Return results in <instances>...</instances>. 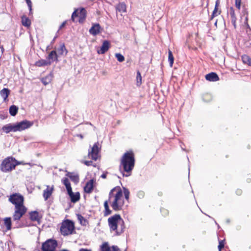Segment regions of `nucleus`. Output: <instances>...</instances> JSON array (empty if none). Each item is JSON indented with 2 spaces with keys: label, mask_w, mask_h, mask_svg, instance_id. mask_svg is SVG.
<instances>
[{
  "label": "nucleus",
  "mask_w": 251,
  "mask_h": 251,
  "mask_svg": "<svg viewBox=\"0 0 251 251\" xmlns=\"http://www.w3.org/2000/svg\"><path fill=\"white\" fill-rule=\"evenodd\" d=\"M135 163V156L132 151H127L123 154L119 166L120 171L123 177H128L131 175Z\"/></svg>",
  "instance_id": "1"
},
{
  "label": "nucleus",
  "mask_w": 251,
  "mask_h": 251,
  "mask_svg": "<svg viewBox=\"0 0 251 251\" xmlns=\"http://www.w3.org/2000/svg\"><path fill=\"white\" fill-rule=\"evenodd\" d=\"M108 223L110 231H115V235L117 236L123 233L126 228L124 221L119 214L109 217Z\"/></svg>",
  "instance_id": "2"
},
{
  "label": "nucleus",
  "mask_w": 251,
  "mask_h": 251,
  "mask_svg": "<svg viewBox=\"0 0 251 251\" xmlns=\"http://www.w3.org/2000/svg\"><path fill=\"white\" fill-rule=\"evenodd\" d=\"M27 208L24 205V197L17 193V225L18 221L26 213ZM18 227L17 225V228Z\"/></svg>",
  "instance_id": "3"
},
{
  "label": "nucleus",
  "mask_w": 251,
  "mask_h": 251,
  "mask_svg": "<svg viewBox=\"0 0 251 251\" xmlns=\"http://www.w3.org/2000/svg\"><path fill=\"white\" fill-rule=\"evenodd\" d=\"M75 230V224L71 220H66L60 227V232L63 236L72 234Z\"/></svg>",
  "instance_id": "4"
},
{
  "label": "nucleus",
  "mask_w": 251,
  "mask_h": 251,
  "mask_svg": "<svg viewBox=\"0 0 251 251\" xmlns=\"http://www.w3.org/2000/svg\"><path fill=\"white\" fill-rule=\"evenodd\" d=\"M16 167V159L13 157H7L3 160L0 165L1 170L7 172L15 169Z\"/></svg>",
  "instance_id": "5"
},
{
  "label": "nucleus",
  "mask_w": 251,
  "mask_h": 251,
  "mask_svg": "<svg viewBox=\"0 0 251 251\" xmlns=\"http://www.w3.org/2000/svg\"><path fill=\"white\" fill-rule=\"evenodd\" d=\"M58 246L57 241L54 239H48L42 244L39 251H55Z\"/></svg>",
  "instance_id": "6"
},
{
  "label": "nucleus",
  "mask_w": 251,
  "mask_h": 251,
  "mask_svg": "<svg viewBox=\"0 0 251 251\" xmlns=\"http://www.w3.org/2000/svg\"><path fill=\"white\" fill-rule=\"evenodd\" d=\"M99 143H95L91 148V150L88 151V156L92 159L96 161L98 158L100 148H99Z\"/></svg>",
  "instance_id": "7"
},
{
  "label": "nucleus",
  "mask_w": 251,
  "mask_h": 251,
  "mask_svg": "<svg viewBox=\"0 0 251 251\" xmlns=\"http://www.w3.org/2000/svg\"><path fill=\"white\" fill-rule=\"evenodd\" d=\"M33 125V123L27 120L17 122V131H22L30 127Z\"/></svg>",
  "instance_id": "8"
},
{
  "label": "nucleus",
  "mask_w": 251,
  "mask_h": 251,
  "mask_svg": "<svg viewBox=\"0 0 251 251\" xmlns=\"http://www.w3.org/2000/svg\"><path fill=\"white\" fill-rule=\"evenodd\" d=\"M95 182V180L94 178L88 181L83 188L84 192L87 194L91 193L94 189Z\"/></svg>",
  "instance_id": "9"
},
{
  "label": "nucleus",
  "mask_w": 251,
  "mask_h": 251,
  "mask_svg": "<svg viewBox=\"0 0 251 251\" xmlns=\"http://www.w3.org/2000/svg\"><path fill=\"white\" fill-rule=\"evenodd\" d=\"M110 44L109 41L104 40L100 50H98L97 52L99 54H104L110 48Z\"/></svg>",
  "instance_id": "10"
},
{
  "label": "nucleus",
  "mask_w": 251,
  "mask_h": 251,
  "mask_svg": "<svg viewBox=\"0 0 251 251\" xmlns=\"http://www.w3.org/2000/svg\"><path fill=\"white\" fill-rule=\"evenodd\" d=\"M101 27L99 23L93 24L92 27L90 28L89 33L93 35L96 36L100 32Z\"/></svg>",
  "instance_id": "11"
},
{
  "label": "nucleus",
  "mask_w": 251,
  "mask_h": 251,
  "mask_svg": "<svg viewBox=\"0 0 251 251\" xmlns=\"http://www.w3.org/2000/svg\"><path fill=\"white\" fill-rule=\"evenodd\" d=\"M53 77V73L51 71L48 75L41 78V82L44 85H47L51 82Z\"/></svg>",
  "instance_id": "12"
},
{
  "label": "nucleus",
  "mask_w": 251,
  "mask_h": 251,
  "mask_svg": "<svg viewBox=\"0 0 251 251\" xmlns=\"http://www.w3.org/2000/svg\"><path fill=\"white\" fill-rule=\"evenodd\" d=\"M66 176L69 177L71 181L74 182L75 184H77L79 181V175L77 174H75L74 172H67Z\"/></svg>",
  "instance_id": "13"
},
{
  "label": "nucleus",
  "mask_w": 251,
  "mask_h": 251,
  "mask_svg": "<svg viewBox=\"0 0 251 251\" xmlns=\"http://www.w3.org/2000/svg\"><path fill=\"white\" fill-rule=\"evenodd\" d=\"M206 80L209 81H217L219 80L218 75L215 72H211L206 74L205 76Z\"/></svg>",
  "instance_id": "14"
},
{
  "label": "nucleus",
  "mask_w": 251,
  "mask_h": 251,
  "mask_svg": "<svg viewBox=\"0 0 251 251\" xmlns=\"http://www.w3.org/2000/svg\"><path fill=\"white\" fill-rule=\"evenodd\" d=\"M2 130L6 133H8L11 131L16 132V123L7 124L2 127Z\"/></svg>",
  "instance_id": "15"
},
{
  "label": "nucleus",
  "mask_w": 251,
  "mask_h": 251,
  "mask_svg": "<svg viewBox=\"0 0 251 251\" xmlns=\"http://www.w3.org/2000/svg\"><path fill=\"white\" fill-rule=\"evenodd\" d=\"M69 196L71 202L73 203H75L77 201H79L80 199V193L78 192H77L74 193L73 191L72 193H69L68 194Z\"/></svg>",
  "instance_id": "16"
},
{
  "label": "nucleus",
  "mask_w": 251,
  "mask_h": 251,
  "mask_svg": "<svg viewBox=\"0 0 251 251\" xmlns=\"http://www.w3.org/2000/svg\"><path fill=\"white\" fill-rule=\"evenodd\" d=\"M29 218L31 221H37L39 223L41 217H39V212L37 211H32L29 213Z\"/></svg>",
  "instance_id": "17"
},
{
  "label": "nucleus",
  "mask_w": 251,
  "mask_h": 251,
  "mask_svg": "<svg viewBox=\"0 0 251 251\" xmlns=\"http://www.w3.org/2000/svg\"><path fill=\"white\" fill-rule=\"evenodd\" d=\"M115 9L117 12H126V5L124 2H120L115 6Z\"/></svg>",
  "instance_id": "18"
},
{
  "label": "nucleus",
  "mask_w": 251,
  "mask_h": 251,
  "mask_svg": "<svg viewBox=\"0 0 251 251\" xmlns=\"http://www.w3.org/2000/svg\"><path fill=\"white\" fill-rule=\"evenodd\" d=\"M79 14L78 22L79 23H83L86 18L87 12L86 9L83 7H80Z\"/></svg>",
  "instance_id": "19"
},
{
  "label": "nucleus",
  "mask_w": 251,
  "mask_h": 251,
  "mask_svg": "<svg viewBox=\"0 0 251 251\" xmlns=\"http://www.w3.org/2000/svg\"><path fill=\"white\" fill-rule=\"evenodd\" d=\"M10 90L7 88H4L0 91V95L3 98V101H8V97L10 94Z\"/></svg>",
  "instance_id": "20"
},
{
  "label": "nucleus",
  "mask_w": 251,
  "mask_h": 251,
  "mask_svg": "<svg viewBox=\"0 0 251 251\" xmlns=\"http://www.w3.org/2000/svg\"><path fill=\"white\" fill-rule=\"evenodd\" d=\"M47 58L49 60V61H51V63L53 61L57 62L58 60V55L57 54L56 51L55 50L51 51Z\"/></svg>",
  "instance_id": "21"
},
{
  "label": "nucleus",
  "mask_w": 251,
  "mask_h": 251,
  "mask_svg": "<svg viewBox=\"0 0 251 251\" xmlns=\"http://www.w3.org/2000/svg\"><path fill=\"white\" fill-rule=\"evenodd\" d=\"M51 64V61H50L45 59H40L35 62V65L40 67L42 66L50 65Z\"/></svg>",
  "instance_id": "22"
},
{
  "label": "nucleus",
  "mask_w": 251,
  "mask_h": 251,
  "mask_svg": "<svg viewBox=\"0 0 251 251\" xmlns=\"http://www.w3.org/2000/svg\"><path fill=\"white\" fill-rule=\"evenodd\" d=\"M22 24L25 27H28L31 25V21L25 15H23L21 17Z\"/></svg>",
  "instance_id": "23"
},
{
  "label": "nucleus",
  "mask_w": 251,
  "mask_h": 251,
  "mask_svg": "<svg viewBox=\"0 0 251 251\" xmlns=\"http://www.w3.org/2000/svg\"><path fill=\"white\" fill-rule=\"evenodd\" d=\"M9 201L15 205V211L13 215V218L14 221L16 220V193H13L9 199Z\"/></svg>",
  "instance_id": "24"
},
{
  "label": "nucleus",
  "mask_w": 251,
  "mask_h": 251,
  "mask_svg": "<svg viewBox=\"0 0 251 251\" xmlns=\"http://www.w3.org/2000/svg\"><path fill=\"white\" fill-rule=\"evenodd\" d=\"M76 215L81 225L86 226L88 224V221L85 219L80 214L78 213Z\"/></svg>",
  "instance_id": "25"
},
{
  "label": "nucleus",
  "mask_w": 251,
  "mask_h": 251,
  "mask_svg": "<svg viewBox=\"0 0 251 251\" xmlns=\"http://www.w3.org/2000/svg\"><path fill=\"white\" fill-rule=\"evenodd\" d=\"M57 51L58 54L61 55H64H64H66L68 53V50L66 49L65 44L64 43L60 44V47L59 48L57 49Z\"/></svg>",
  "instance_id": "26"
},
{
  "label": "nucleus",
  "mask_w": 251,
  "mask_h": 251,
  "mask_svg": "<svg viewBox=\"0 0 251 251\" xmlns=\"http://www.w3.org/2000/svg\"><path fill=\"white\" fill-rule=\"evenodd\" d=\"M113 209L115 211L122 210L123 204H120L118 201H114L111 204Z\"/></svg>",
  "instance_id": "27"
},
{
  "label": "nucleus",
  "mask_w": 251,
  "mask_h": 251,
  "mask_svg": "<svg viewBox=\"0 0 251 251\" xmlns=\"http://www.w3.org/2000/svg\"><path fill=\"white\" fill-rule=\"evenodd\" d=\"M53 188L49 189V186L47 188L44 190L43 197L45 200H47L51 195Z\"/></svg>",
  "instance_id": "28"
},
{
  "label": "nucleus",
  "mask_w": 251,
  "mask_h": 251,
  "mask_svg": "<svg viewBox=\"0 0 251 251\" xmlns=\"http://www.w3.org/2000/svg\"><path fill=\"white\" fill-rule=\"evenodd\" d=\"M108 201H105L104 202V216H107L112 213V211L109 209L108 205Z\"/></svg>",
  "instance_id": "29"
},
{
  "label": "nucleus",
  "mask_w": 251,
  "mask_h": 251,
  "mask_svg": "<svg viewBox=\"0 0 251 251\" xmlns=\"http://www.w3.org/2000/svg\"><path fill=\"white\" fill-rule=\"evenodd\" d=\"M4 224L6 227L7 230H10L11 228L12 222L10 217H6L4 219Z\"/></svg>",
  "instance_id": "30"
},
{
  "label": "nucleus",
  "mask_w": 251,
  "mask_h": 251,
  "mask_svg": "<svg viewBox=\"0 0 251 251\" xmlns=\"http://www.w3.org/2000/svg\"><path fill=\"white\" fill-rule=\"evenodd\" d=\"M168 61L170 66L172 67L174 61V57L172 52L170 50H169L168 52Z\"/></svg>",
  "instance_id": "31"
},
{
  "label": "nucleus",
  "mask_w": 251,
  "mask_h": 251,
  "mask_svg": "<svg viewBox=\"0 0 251 251\" xmlns=\"http://www.w3.org/2000/svg\"><path fill=\"white\" fill-rule=\"evenodd\" d=\"M142 84V76L139 71H137L136 75V85L140 86Z\"/></svg>",
  "instance_id": "32"
},
{
  "label": "nucleus",
  "mask_w": 251,
  "mask_h": 251,
  "mask_svg": "<svg viewBox=\"0 0 251 251\" xmlns=\"http://www.w3.org/2000/svg\"><path fill=\"white\" fill-rule=\"evenodd\" d=\"M101 251H111L107 242H104L100 246Z\"/></svg>",
  "instance_id": "33"
},
{
  "label": "nucleus",
  "mask_w": 251,
  "mask_h": 251,
  "mask_svg": "<svg viewBox=\"0 0 251 251\" xmlns=\"http://www.w3.org/2000/svg\"><path fill=\"white\" fill-rule=\"evenodd\" d=\"M241 58H242L243 63L244 64L248 65L251 58L249 55H248L247 54H243V55H242Z\"/></svg>",
  "instance_id": "34"
},
{
  "label": "nucleus",
  "mask_w": 251,
  "mask_h": 251,
  "mask_svg": "<svg viewBox=\"0 0 251 251\" xmlns=\"http://www.w3.org/2000/svg\"><path fill=\"white\" fill-rule=\"evenodd\" d=\"M79 9H80V8L75 9L74 11L73 12V13L72 14V16H71V20H72L73 22H75V17H78V14H79L78 11L79 12Z\"/></svg>",
  "instance_id": "35"
},
{
  "label": "nucleus",
  "mask_w": 251,
  "mask_h": 251,
  "mask_svg": "<svg viewBox=\"0 0 251 251\" xmlns=\"http://www.w3.org/2000/svg\"><path fill=\"white\" fill-rule=\"evenodd\" d=\"M122 195H123L122 191L121 189H120L119 190V191L116 194L114 201H119L120 200L121 198L122 197Z\"/></svg>",
  "instance_id": "36"
},
{
  "label": "nucleus",
  "mask_w": 251,
  "mask_h": 251,
  "mask_svg": "<svg viewBox=\"0 0 251 251\" xmlns=\"http://www.w3.org/2000/svg\"><path fill=\"white\" fill-rule=\"evenodd\" d=\"M115 57L120 62H122L125 60V57L120 53H116L115 54Z\"/></svg>",
  "instance_id": "37"
},
{
  "label": "nucleus",
  "mask_w": 251,
  "mask_h": 251,
  "mask_svg": "<svg viewBox=\"0 0 251 251\" xmlns=\"http://www.w3.org/2000/svg\"><path fill=\"white\" fill-rule=\"evenodd\" d=\"M212 99V97L210 94H206L203 96L202 100L204 101L209 102Z\"/></svg>",
  "instance_id": "38"
},
{
  "label": "nucleus",
  "mask_w": 251,
  "mask_h": 251,
  "mask_svg": "<svg viewBox=\"0 0 251 251\" xmlns=\"http://www.w3.org/2000/svg\"><path fill=\"white\" fill-rule=\"evenodd\" d=\"M9 113L12 116H16V105H12L9 108Z\"/></svg>",
  "instance_id": "39"
},
{
  "label": "nucleus",
  "mask_w": 251,
  "mask_h": 251,
  "mask_svg": "<svg viewBox=\"0 0 251 251\" xmlns=\"http://www.w3.org/2000/svg\"><path fill=\"white\" fill-rule=\"evenodd\" d=\"M124 190V194L125 196V198L126 200L128 201L129 197V191L127 188H126L125 187L123 188Z\"/></svg>",
  "instance_id": "40"
},
{
  "label": "nucleus",
  "mask_w": 251,
  "mask_h": 251,
  "mask_svg": "<svg viewBox=\"0 0 251 251\" xmlns=\"http://www.w3.org/2000/svg\"><path fill=\"white\" fill-rule=\"evenodd\" d=\"M29 8V14H32V2L31 0H25Z\"/></svg>",
  "instance_id": "41"
},
{
  "label": "nucleus",
  "mask_w": 251,
  "mask_h": 251,
  "mask_svg": "<svg viewBox=\"0 0 251 251\" xmlns=\"http://www.w3.org/2000/svg\"><path fill=\"white\" fill-rule=\"evenodd\" d=\"M230 15L231 19H236L234 8L232 7L230 8Z\"/></svg>",
  "instance_id": "42"
},
{
  "label": "nucleus",
  "mask_w": 251,
  "mask_h": 251,
  "mask_svg": "<svg viewBox=\"0 0 251 251\" xmlns=\"http://www.w3.org/2000/svg\"><path fill=\"white\" fill-rule=\"evenodd\" d=\"M225 247V240H219V245L218 247V250H220V249H223Z\"/></svg>",
  "instance_id": "43"
},
{
  "label": "nucleus",
  "mask_w": 251,
  "mask_h": 251,
  "mask_svg": "<svg viewBox=\"0 0 251 251\" xmlns=\"http://www.w3.org/2000/svg\"><path fill=\"white\" fill-rule=\"evenodd\" d=\"M62 183L65 185L66 186V185H68V184H69L70 182V181L69 180V179L67 178V177H63L62 179Z\"/></svg>",
  "instance_id": "44"
},
{
  "label": "nucleus",
  "mask_w": 251,
  "mask_h": 251,
  "mask_svg": "<svg viewBox=\"0 0 251 251\" xmlns=\"http://www.w3.org/2000/svg\"><path fill=\"white\" fill-rule=\"evenodd\" d=\"M66 187V190L67 191V194L68 193H70L71 192L72 193V187H71V183H70L69 184H68V185H66L65 186Z\"/></svg>",
  "instance_id": "45"
},
{
  "label": "nucleus",
  "mask_w": 251,
  "mask_h": 251,
  "mask_svg": "<svg viewBox=\"0 0 251 251\" xmlns=\"http://www.w3.org/2000/svg\"><path fill=\"white\" fill-rule=\"evenodd\" d=\"M221 14V11H220L218 13V9L216 8L214 9V10L212 12V15L213 17H215L218 15H220Z\"/></svg>",
  "instance_id": "46"
},
{
  "label": "nucleus",
  "mask_w": 251,
  "mask_h": 251,
  "mask_svg": "<svg viewBox=\"0 0 251 251\" xmlns=\"http://www.w3.org/2000/svg\"><path fill=\"white\" fill-rule=\"evenodd\" d=\"M241 0H235V6L239 10L240 9L241 7Z\"/></svg>",
  "instance_id": "47"
},
{
  "label": "nucleus",
  "mask_w": 251,
  "mask_h": 251,
  "mask_svg": "<svg viewBox=\"0 0 251 251\" xmlns=\"http://www.w3.org/2000/svg\"><path fill=\"white\" fill-rule=\"evenodd\" d=\"M115 190H116V187H114V188H113V189H112L110 190V192H109V199H108V201H110V199L112 198V195H113V192H114Z\"/></svg>",
  "instance_id": "48"
},
{
  "label": "nucleus",
  "mask_w": 251,
  "mask_h": 251,
  "mask_svg": "<svg viewBox=\"0 0 251 251\" xmlns=\"http://www.w3.org/2000/svg\"><path fill=\"white\" fill-rule=\"evenodd\" d=\"M111 249H112V251H121L120 249L117 246H112L111 247Z\"/></svg>",
  "instance_id": "49"
},
{
  "label": "nucleus",
  "mask_w": 251,
  "mask_h": 251,
  "mask_svg": "<svg viewBox=\"0 0 251 251\" xmlns=\"http://www.w3.org/2000/svg\"><path fill=\"white\" fill-rule=\"evenodd\" d=\"M236 19H231V22L232 24L234 26V29L236 28Z\"/></svg>",
  "instance_id": "50"
},
{
  "label": "nucleus",
  "mask_w": 251,
  "mask_h": 251,
  "mask_svg": "<svg viewBox=\"0 0 251 251\" xmlns=\"http://www.w3.org/2000/svg\"><path fill=\"white\" fill-rule=\"evenodd\" d=\"M84 163L86 166H90L92 165L93 162H92V161H85L84 162Z\"/></svg>",
  "instance_id": "51"
},
{
  "label": "nucleus",
  "mask_w": 251,
  "mask_h": 251,
  "mask_svg": "<svg viewBox=\"0 0 251 251\" xmlns=\"http://www.w3.org/2000/svg\"><path fill=\"white\" fill-rule=\"evenodd\" d=\"M66 23H67V21H65L64 22H63L62 24L60 25L59 27V29L57 31V32L59 31V30L60 29H61V28H62L63 27H64L65 25H66Z\"/></svg>",
  "instance_id": "52"
},
{
  "label": "nucleus",
  "mask_w": 251,
  "mask_h": 251,
  "mask_svg": "<svg viewBox=\"0 0 251 251\" xmlns=\"http://www.w3.org/2000/svg\"><path fill=\"white\" fill-rule=\"evenodd\" d=\"M20 164H28L31 166H32V165L30 163H24L23 162H21V161L17 160V166L20 165Z\"/></svg>",
  "instance_id": "53"
},
{
  "label": "nucleus",
  "mask_w": 251,
  "mask_h": 251,
  "mask_svg": "<svg viewBox=\"0 0 251 251\" xmlns=\"http://www.w3.org/2000/svg\"><path fill=\"white\" fill-rule=\"evenodd\" d=\"M219 4H220V0H216L214 8H216V9L218 10V7L219 6Z\"/></svg>",
  "instance_id": "54"
},
{
  "label": "nucleus",
  "mask_w": 251,
  "mask_h": 251,
  "mask_svg": "<svg viewBox=\"0 0 251 251\" xmlns=\"http://www.w3.org/2000/svg\"><path fill=\"white\" fill-rule=\"evenodd\" d=\"M144 193L143 191H140L138 193V196L140 198H143L144 197Z\"/></svg>",
  "instance_id": "55"
},
{
  "label": "nucleus",
  "mask_w": 251,
  "mask_h": 251,
  "mask_svg": "<svg viewBox=\"0 0 251 251\" xmlns=\"http://www.w3.org/2000/svg\"><path fill=\"white\" fill-rule=\"evenodd\" d=\"M108 174V172H104L100 176V177L102 178H106V176H107V174Z\"/></svg>",
  "instance_id": "56"
},
{
  "label": "nucleus",
  "mask_w": 251,
  "mask_h": 251,
  "mask_svg": "<svg viewBox=\"0 0 251 251\" xmlns=\"http://www.w3.org/2000/svg\"><path fill=\"white\" fill-rule=\"evenodd\" d=\"M78 251H92L91 249H88L86 248H81L79 249Z\"/></svg>",
  "instance_id": "57"
},
{
  "label": "nucleus",
  "mask_w": 251,
  "mask_h": 251,
  "mask_svg": "<svg viewBox=\"0 0 251 251\" xmlns=\"http://www.w3.org/2000/svg\"><path fill=\"white\" fill-rule=\"evenodd\" d=\"M242 190L241 189H237L236 191V193L237 195L238 196H240L242 194Z\"/></svg>",
  "instance_id": "58"
},
{
  "label": "nucleus",
  "mask_w": 251,
  "mask_h": 251,
  "mask_svg": "<svg viewBox=\"0 0 251 251\" xmlns=\"http://www.w3.org/2000/svg\"><path fill=\"white\" fill-rule=\"evenodd\" d=\"M248 17L247 16L245 19V23L247 24V27L248 28H250V26H249V24H248Z\"/></svg>",
  "instance_id": "59"
},
{
  "label": "nucleus",
  "mask_w": 251,
  "mask_h": 251,
  "mask_svg": "<svg viewBox=\"0 0 251 251\" xmlns=\"http://www.w3.org/2000/svg\"><path fill=\"white\" fill-rule=\"evenodd\" d=\"M161 212L162 213H163L164 212V213H165V214H168V211L164 209H161Z\"/></svg>",
  "instance_id": "60"
},
{
  "label": "nucleus",
  "mask_w": 251,
  "mask_h": 251,
  "mask_svg": "<svg viewBox=\"0 0 251 251\" xmlns=\"http://www.w3.org/2000/svg\"><path fill=\"white\" fill-rule=\"evenodd\" d=\"M57 36H55L54 37V38L53 39V40L51 41V43H50V44H53V43H54V41H55V39L57 38Z\"/></svg>",
  "instance_id": "61"
},
{
  "label": "nucleus",
  "mask_w": 251,
  "mask_h": 251,
  "mask_svg": "<svg viewBox=\"0 0 251 251\" xmlns=\"http://www.w3.org/2000/svg\"><path fill=\"white\" fill-rule=\"evenodd\" d=\"M22 226H28V225L27 224V223L26 222L25 223L23 224Z\"/></svg>",
  "instance_id": "62"
},
{
  "label": "nucleus",
  "mask_w": 251,
  "mask_h": 251,
  "mask_svg": "<svg viewBox=\"0 0 251 251\" xmlns=\"http://www.w3.org/2000/svg\"><path fill=\"white\" fill-rule=\"evenodd\" d=\"M214 17H212V15H211L210 17L209 18V21H211Z\"/></svg>",
  "instance_id": "63"
},
{
  "label": "nucleus",
  "mask_w": 251,
  "mask_h": 251,
  "mask_svg": "<svg viewBox=\"0 0 251 251\" xmlns=\"http://www.w3.org/2000/svg\"><path fill=\"white\" fill-rule=\"evenodd\" d=\"M248 65L251 66V59L250 60V62H249V63L248 64Z\"/></svg>",
  "instance_id": "64"
}]
</instances>
